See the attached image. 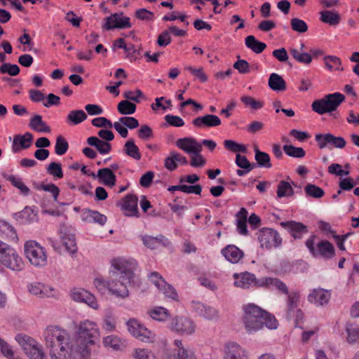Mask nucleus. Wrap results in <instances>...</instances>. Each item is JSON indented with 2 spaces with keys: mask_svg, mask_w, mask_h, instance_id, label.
Listing matches in <instances>:
<instances>
[{
  "mask_svg": "<svg viewBox=\"0 0 359 359\" xmlns=\"http://www.w3.org/2000/svg\"><path fill=\"white\" fill-rule=\"evenodd\" d=\"M235 163L238 167L242 169L252 170L256 167V164L251 163L245 156H242L239 154H237L236 156Z\"/></svg>",
  "mask_w": 359,
  "mask_h": 359,
  "instance_id": "obj_58",
  "label": "nucleus"
},
{
  "mask_svg": "<svg viewBox=\"0 0 359 359\" xmlns=\"http://www.w3.org/2000/svg\"><path fill=\"white\" fill-rule=\"evenodd\" d=\"M88 116L82 109L72 110L67 116L66 121L69 125H78L86 120Z\"/></svg>",
  "mask_w": 359,
  "mask_h": 359,
  "instance_id": "obj_37",
  "label": "nucleus"
},
{
  "mask_svg": "<svg viewBox=\"0 0 359 359\" xmlns=\"http://www.w3.org/2000/svg\"><path fill=\"white\" fill-rule=\"evenodd\" d=\"M235 281L234 285L236 287L243 289L250 287H262L264 283V277L257 278L254 273L248 271L241 273H234L233 276Z\"/></svg>",
  "mask_w": 359,
  "mask_h": 359,
  "instance_id": "obj_11",
  "label": "nucleus"
},
{
  "mask_svg": "<svg viewBox=\"0 0 359 359\" xmlns=\"http://www.w3.org/2000/svg\"><path fill=\"white\" fill-rule=\"evenodd\" d=\"M0 234L14 242L18 241V235L14 227L4 220L0 219Z\"/></svg>",
  "mask_w": 359,
  "mask_h": 359,
  "instance_id": "obj_34",
  "label": "nucleus"
},
{
  "mask_svg": "<svg viewBox=\"0 0 359 359\" xmlns=\"http://www.w3.org/2000/svg\"><path fill=\"white\" fill-rule=\"evenodd\" d=\"M124 153L134 160L139 161L142 158L138 147L135 144L133 139L128 140L123 146Z\"/></svg>",
  "mask_w": 359,
  "mask_h": 359,
  "instance_id": "obj_38",
  "label": "nucleus"
},
{
  "mask_svg": "<svg viewBox=\"0 0 359 359\" xmlns=\"http://www.w3.org/2000/svg\"><path fill=\"white\" fill-rule=\"evenodd\" d=\"M29 292L40 298L53 296V289L41 283H33L28 285Z\"/></svg>",
  "mask_w": 359,
  "mask_h": 359,
  "instance_id": "obj_26",
  "label": "nucleus"
},
{
  "mask_svg": "<svg viewBox=\"0 0 359 359\" xmlns=\"http://www.w3.org/2000/svg\"><path fill=\"white\" fill-rule=\"evenodd\" d=\"M224 359H248L245 351L238 344H226Z\"/></svg>",
  "mask_w": 359,
  "mask_h": 359,
  "instance_id": "obj_22",
  "label": "nucleus"
},
{
  "mask_svg": "<svg viewBox=\"0 0 359 359\" xmlns=\"http://www.w3.org/2000/svg\"><path fill=\"white\" fill-rule=\"evenodd\" d=\"M95 178H97L100 184L109 187H114L116 182V177L109 168L99 169L95 174Z\"/></svg>",
  "mask_w": 359,
  "mask_h": 359,
  "instance_id": "obj_23",
  "label": "nucleus"
},
{
  "mask_svg": "<svg viewBox=\"0 0 359 359\" xmlns=\"http://www.w3.org/2000/svg\"><path fill=\"white\" fill-rule=\"evenodd\" d=\"M269 286H274L276 289L285 294H287L288 292H290L285 283L280 279L277 278L264 277V283L262 287H268Z\"/></svg>",
  "mask_w": 359,
  "mask_h": 359,
  "instance_id": "obj_40",
  "label": "nucleus"
},
{
  "mask_svg": "<svg viewBox=\"0 0 359 359\" xmlns=\"http://www.w3.org/2000/svg\"><path fill=\"white\" fill-rule=\"evenodd\" d=\"M222 255L232 264H237L244 257V252L234 245H229L222 250Z\"/></svg>",
  "mask_w": 359,
  "mask_h": 359,
  "instance_id": "obj_25",
  "label": "nucleus"
},
{
  "mask_svg": "<svg viewBox=\"0 0 359 359\" xmlns=\"http://www.w3.org/2000/svg\"><path fill=\"white\" fill-rule=\"evenodd\" d=\"M258 241L262 248L271 250L278 248L282 243V238L278 232L271 228L264 227L257 233Z\"/></svg>",
  "mask_w": 359,
  "mask_h": 359,
  "instance_id": "obj_9",
  "label": "nucleus"
},
{
  "mask_svg": "<svg viewBox=\"0 0 359 359\" xmlns=\"http://www.w3.org/2000/svg\"><path fill=\"white\" fill-rule=\"evenodd\" d=\"M45 346L51 359H72L73 341L67 332L58 327L49 326L43 332Z\"/></svg>",
  "mask_w": 359,
  "mask_h": 359,
  "instance_id": "obj_3",
  "label": "nucleus"
},
{
  "mask_svg": "<svg viewBox=\"0 0 359 359\" xmlns=\"http://www.w3.org/2000/svg\"><path fill=\"white\" fill-rule=\"evenodd\" d=\"M137 262L126 260L122 258H116L112 260V269L109 271L110 280H105L102 278H95L93 283L97 290L104 293L106 290L117 298L126 299L130 293L128 287L135 286L137 283V277L135 271Z\"/></svg>",
  "mask_w": 359,
  "mask_h": 359,
  "instance_id": "obj_1",
  "label": "nucleus"
},
{
  "mask_svg": "<svg viewBox=\"0 0 359 359\" xmlns=\"http://www.w3.org/2000/svg\"><path fill=\"white\" fill-rule=\"evenodd\" d=\"M103 344L107 348H111L114 350L121 349L123 344L119 337L115 335H109L103 339Z\"/></svg>",
  "mask_w": 359,
  "mask_h": 359,
  "instance_id": "obj_50",
  "label": "nucleus"
},
{
  "mask_svg": "<svg viewBox=\"0 0 359 359\" xmlns=\"http://www.w3.org/2000/svg\"><path fill=\"white\" fill-rule=\"evenodd\" d=\"M224 147L226 149L231 151V152H241V153H247L248 149L245 145L242 144H238L234 140H226L224 141Z\"/></svg>",
  "mask_w": 359,
  "mask_h": 359,
  "instance_id": "obj_48",
  "label": "nucleus"
},
{
  "mask_svg": "<svg viewBox=\"0 0 359 359\" xmlns=\"http://www.w3.org/2000/svg\"><path fill=\"white\" fill-rule=\"evenodd\" d=\"M99 339L100 331L95 323L88 320L81 322L71 348L72 359H88L90 351L88 346L95 344Z\"/></svg>",
  "mask_w": 359,
  "mask_h": 359,
  "instance_id": "obj_2",
  "label": "nucleus"
},
{
  "mask_svg": "<svg viewBox=\"0 0 359 359\" xmlns=\"http://www.w3.org/2000/svg\"><path fill=\"white\" fill-rule=\"evenodd\" d=\"M33 135L29 132H26L24 135H16L13 137L12 151L13 153H18L20 149H28L32 142Z\"/></svg>",
  "mask_w": 359,
  "mask_h": 359,
  "instance_id": "obj_20",
  "label": "nucleus"
},
{
  "mask_svg": "<svg viewBox=\"0 0 359 359\" xmlns=\"http://www.w3.org/2000/svg\"><path fill=\"white\" fill-rule=\"evenodd\" d=\"M243 322L248 334L255 332L266 327L270 330H276L278 326L275 316L262 309L257 305L250 303L243 306Z\"/></svg>",
  "mask_w": 359,
  "mask_h": 359,
  "instance_id": "obj_4",
  "label": "nucleus"
},
{
  "mask_svg": "<svg viewBox=\"0 0 359 359\" xmlns=\"http://www.w3.org/2000/svg\"><path fill=\"white\" fill-rule=\"evenodd\" d=\"M15 339L25 353L38 344L35 339L25 334H18Z\"/></svg>",
  "mask_w": 359,
  "mask_h": 359,
  "instance_id": "obj_35",
  "label": "nucleus"
},
{
  "mask_svg": "<svg viewBox=\"0 0 359 359\" xmlns=\"http://www.w3.org/2000/svg\"><path fill=\"white\" fill-rule=\"evenodd\" d=\"M170 329L178 334H191L195 331V326L191 320L184 316L174 318L170 324Z\"/></svg>",
  "mask_w": 359,
  "mask_h": 359,
  "instance_id": "obj_14",
  "label": "nucleus"
},
{
  "mask_svg": "<svg viewBox=\"0 0 359 359\" xmlns=\"http://www.w3.org/2000/svg\"><path fill=\"white\" fill-rule=\"evenodd\" d=\"M47 172L54 178L62 179L64 176L62 165L57 162H51L46 168Z\"/></svg>",
  "mask_w": 359,
  "mask_h": 359,
  "instance_id": "obj_52",
  "label": "nucleus"
},
{
  "mask_svg": "<svg viewBox=\"0 0 359 359\" xmlns=\"http://www.w3.org/2000/svg\"><path fill=\"white\" fill-rule=\"evenodd\" d=\"M304 190L307 196L316 198H322L325 195V192L323 189L312 184H307L305 187Z\"/></svg>",
  "mask_w": 359,
  "mask_h": 359,
  "instance_id": "obj_56",
  "label": "nucleus"
},
{
  "mask_svg": "<svg viewBox=\"0 0 359 359\" xmlns=\"http://www.w3.org/2000/svg\"><path fill=\"white\" fill-rule=\"evenodd\" d=\"M69 149L68 142L61 135H59L56 138V142L55 145V152L59 156L65 154Z\"/></svg>",
  "mask_w": 359,
  "mask_h": 359,
  "instance_id": "obj_53",
  "label": "nucleus"
},
{
  "mask_svg": "<svg viewBox=\"0 0 359 359\" xmlns=\"http://www.w3.org/2000/svg\"><path fill=\"white\" fill-rule=\"evenodd\" d=\"M71 297L74 301L85 303L93 309H97L99 307L95 296L84 289H73L72 290Z\"/></svg>",
  "mask_w": 359,
  "mask_h": 359,
  "instance_id": "obj_16",
  "label": "nucleus"
},
{
  "mask_svg": "<svg viewBox=\"0 0 359 359\" xmlns=\"http://www.w3.org/2000/svg\"><path fill=\"white\" fill-rule=\"evenodd\" d=\"M290 53L292 56L299 62L303 63L305 65H309L312 61V56L311 54L304 53V52H299L297 49H291Z\"/></svg>",
  "mask_w": 359,
  "mask_h": 359,
  "instance_id": "obj_51",
  "label": "nucleus"
},
{
  "mask_svg": "<svg viewBox=\"0 0 359 359\" xmlns=\"http://www.w3.org/2000/svg\"><path fill=\"white\" fill-rule=\"evenodd\" d=\"M202 151V147L199 149L197 154L193 153L191 156V161H190V165L194 168H201L203 167L206 161L203 158V156L201 154Z\"/></svg>",
  "mask_w": 359,
  "mask_h": 359,
  "instance_id": "obj_57",
  "label": "nucleus"
},
{
  "mask_svg": "<svg viewBox=\"0 0 359 359\" xmlns=\"http://www.w3.org/2000/svg\"><path fill=\"white\" fill-rule=\"evenodd\" d=\"M245 44L247 48L252 50L254 53L259 54L266 48V44L258 41L254 36L249 35L245 39Z\"/></svg>",
  "mask_w": 359,
  "mask_h": 359,
  "instance_id": "obj_36",
  "label": "nucleus"
},
{
  "mask_svg": "<svg viewBox=\"0 0 359 359\" xmlns=\"http://www.w3.org/2000/svg\"><path fill=\"white\" fill-rule=\"evenodd\" d=\"M280 224L284 229H287L294 239L302 238L309 231L306 226L294 220L282 222Z\"/></svg>",
  "mask_w": 359,
  "mask_h": 359,
  "instance_id": "obj_18",
  "label": "nucleus"
},
{
  "mask_svg": "<svg viewBox=\"0 0 359 359\" xmlns=\"http://www.w3.org/2000/svg\"><path fill=\"white\" fill-rule=\"evenodd\" d=\"M269 88L274 91H283L286 89V83L283 78L276 73L270 74L268 82Z\"/></svg>",
  "mask_w": 359,
  "mask_h": 359,
  "instance_id": "obj_33",
  "label": "nucleus"
},
{
  "mask_svg": "<svg viewBox=\"0 0 359 359\" xmlns=\"http://www.w3.org/2000/svg\"><path fill=\"white\" fill-rule=\"evenodd\" d=\"M20 72V67L15 64L4 62L0 67V73L3 74H8L11 76H15L18 75Z\"/></svg>",
  "mask_w": 359,
  "mask_h": 359,
  "instance_id": "obj_54",
  "label": "nucleus"
},
{
  "mask_svg": "<svg viewBox=\"0 0 359 359\" xmlns=\"http://www.w3.org/2000/svg\"><path fill=\"white\" fill-rule=\"evenodd\" d=\"M118 111L123 115H130L135 112L136 105L129 100H122L117 106Z\"/></svg>",
  "mask_w": 359,
  "mask_h": 359,
  "instance_id": "obj_46",
  "label": "nucleus"
},
{
  "mask_svg": "<svg viewBox=\"0 0 359 359\" xmlns=\"http://www.w3.org/2000/svg\"><path fill=\"white\" fill-rule=\"evenodd\" d=\"M316 235H311L305 242V245L313 257L330 259L334 257L335 249L332 243L326 240H320L316 244Z\"/></svg>",
  "mask_w": 359,
  "mask_h": 359,
  "instance_id": "obj_7",
  "label": "nucleus"
},
{
  "mask_svg": "<svg viewBox=\"0 0 359 359\" xmlns=\"http://www.w3.org/2000/svg\"><path fill=\"white\" fill-rule=\"evenodd\" d=\"M82 219L87 222H94L104 225L107 222V217L96 210H86L82 214Z\"/></svg>",
  "mask_w": 359,
  "mask_h": 359,
  "instance_id": "obj_30",
  "label": "nucleus"
},
{
  "mask_svg": "<svg viewBox=\"0 0 359 359\" xmlns=\"http://www.w3.org/2000/svg\"><path fill=\"white\" fill-rule=\"evenodd\" d=\"M0 262L8 269L20 271L24 269V262L15 248L0 240Z\"/></svg>",
  "mask_w": 359,
  "mask_h": 359,
  "instance_id": "obj_6",
  "label": "nucleus"
},
{
  "mask_svg": "<svg viewBox=\"0 0 359 359\" xmlns=\"http://www.w3.org/2000/svg\"><path fill=\"white\" fill-rule=\"evenodd\" d=\"M25 354L29 359H45L44 352L39 344Z\"/></svg>",
  "mask_w": 359,
  "mask_h": 359,
  "instance_id": "obj_62",
  "label": "nucleus"
},
{
  "mask_svg": "<svg viewBox=\"0 0 359 359\" xmlns=\"http://www.w3.org/2000/svg\"><path fill=\"white\" fill-rule=\"evenodd\" d=\"M315 140L320 149L332 146L335 148L342 149L346 146V140L342 137H335L331 133H318L315 135Z\"/></svg>",
  "mask_w": 359,
  "mask_h": 359,
  "instance_id": "obj_13",
  "label": "nucleus"
},
{
  "mask_svg": "<svg viewBox=\"0 0 359 359\" xmlns=\"http://www.w3.org/2000/svg\"><path fill=\"white\" fill-rule=\"evenodd\" d=\"M0 348L2 354L8 359H21L14 355V352L11 346L4 339L0 338Z\"/></svg>",
  "mask_w": 359,
  "mask_h": 359,
  "instance_id": "obj_60",
  "label": "nucleus"
},
{
  "mask_svg": "<svg viewBox=\"0 0 359 359\" xmlns=\"http://www.w3.org/2000/svg\"><path fill=\"white\" fill-rule=\"evenodd\" d=\"M320 20L330 26L335 27L340 23L341 16L337 11L325 10L320 12Z\"/></svg>",
  "mask_w": 359,
  "mask_h": 359,
  "instance_id": "obj_31",
  "label": "nucleus"
},
{
  "mask_svg": "<svg viewBox=\"0 0 359 359\" xmlns=\"http://www.w3.org/2000/svg\"><path fill=\"white\" fill-rule=\"evenodd\" d=\"M126 324L129 332L139 340L144 342H151L155 339V334L142 325L137 320L130 319Z\"/></svg>",
  "mask_w": 359,
  "mask_h": 359,
  "instance_id": "obj_10",
  "label": "nucleus"
},
{
  "mask_svg": "<svg viewBox=\"0 0 359 359\" xmlns=\"http://www.w3.org/2000/svg\"><path fill=\"white\" fill-rule=\"evenodd\" d=\"M147 314L157 321H165L169 317L168 311L162 306H156L149 310Z\"/></svg>",
  "mask_w": 359,
  "mask_h": 359,
  "instance_id": "obj_42",
  "label": "nucleus"
},
{
  "mask_svg": "<svg viewBox=\"0 0 359 359\" xmlns=\"http://www.w3.org/2000/svg\"><path fill=\"white\" fill-rule=\"evenodd\" d=\"M87 143L90 146L95 147L102 155L107 154L111 151V144L109 142L103 141L95 136L89 137L87 139Z\"/></svg>",
  "mask_w": 359,
  "mask_h": 359,
  "instance_id": "obj_29",
  "label": "nucleus"
},
{
  "mask_svg": "<svg viewBox=\"0 0 359 359\" xmlns=\"http://www.w3.org/2000/svg\"><path fill=\"white\" fill-rule=\"evenodd\" d=\"M285 153L291 157L301 158L305 156L306 152L302 147H296L293 145L285 144L283 147Z\"/></svg>",
  "mask_w": 359,
  "mask_h": 359,
  "instance_id": "obj_47",
  "label": "nucleus"
},
{
  "mask_svg": "<svg viewBox=\"0 0 359 359\" xmlns=\"http://www.w3.org/2000/svg\"><path fill=\"white\" fill-rule=\"evenodd\" d=\"M255 158L259 167L270 168L272 167L269 155L264 151H261L257 145L254 146Z\"/></svg>",
  "mask_w": 359,
  "mask_h": 359,
  "instance_id": "obj_39",
  "label": "nucleus"
},
{
  "mask_svg": "<svg viewBox=\"0 0 359 359\" xmlns=\"http://www.w3.org/2000/svg\"><path fill=\"white\" fill-rule=\"evenodd\" d=\"M325 62V65L326 68L330 71L332 70H341L343 71L344 69L341 67V61L339 57L334 55H327L325 56L323 58Z\"/></svg>",
  "mask_w": 359,
  "mask_h": 359,
  "instance_id": "obj_45",
  "label": "nucleus"
},
{
  "mask_svg": "<svg viewBox=\"0 0 359 359\" xmlns=\"http://www.w3.org/2000/svg\"><path fill=\"white\" fill-rule=\"evenodd\" d=\"M61 242L65 246L67 251L70 254L77 252L76 238L74 234L64 233L61 236Z\"/></svg>",
  "mask_w": 359,
  "mask_h": 359,
  "instance_id": "obj_41",
  "label": "nucleus"
},
{
  "mask_svg": "<svg viewBox=\"0 0 359 359\" xmlns=\"http://www.w3.org/2000/svg\"><path fill=\"white\" fill-rule=\"evenodd\" d=\"M7 180L12 184L13 186L18 188L22 195H29L30 189L23 183L20 177H17L14 175H9L7 177Z\"/></svg>",
  "mask_w": 359,
  "mask_h": 359,
  "instance_id": "obj_49",
  "label": "nucleus"
},
{
  "mask_svg": "<svg viewBox=\"0 0 359 359\" xmlns=\"http://www.w3.org/2000/svg\"><path fill=\"white\" fill-rule=\"evenodd\" d=\"M287 295V316H294L295 311L299 309L300 294L297 290H292Z\"/></svg>",
  "mask_w": 359,
  "mask_h": 359,
  "instance_id": "obj_28",
  "label": "nucleus"
},
{
  "mask_svg": "<svg viewBox=\"0 0 359 359\" xmlns=\"http://www.w3.org/2000/svg\"><path fill=\"white\" fill-rule=\"evenodd\" d=\"M191 307L198 316L206 320H217L219 318V311L210 305L200 302H192Z\"/></svg>",
  "mask_w": 359,
  "mask_h": 359,
  "instance_id": "obj_15",
  "label": "nucleus"
},
{
  "mask_svg": "<svg viewBox=\"0 0 359 359\" xmlns=\"http://www.w3.org/2000/svg\"><path fill=\"white\" fill-rule=\"evenodd\" d=\"M186 70L190 72L194 76H196L201 82L205 83L208 80L206 74L204 73L202 67L194 68L191 66H187L185 67Z\"/></svg>",
  "mask_w": 359,
  "mask_h": 359,
  "instance_id": "obj_63",
  "label": "nucleus"
},
{
  "mask_svg": "<svg viewBox=\"0 0 359 359\" xmlns=\"http://www.w3.org/2000/svg\"><path fill=\"white\" fill-rule=\"evenodd\" d=\"M331 298V292L329 290L318 288L313 289L308 295V301L317 306L327 305Z\"/></svg>",
  "mask_w": 359,
  "mask_h": 359,
  "instance_id": "obj_17",
  "label": "nucleus"
},
{
  "mask_svg": "<svg viewBox=\"0 0 359 359\" xmlns=\"http://www.w3.org/2000/svg\"><path fill=\"white\" fill-rule=\"evenodd\" d=\"M36 189L43 190L45 191L51 193L54 201H57V197L60 194V189L55 184H54L53 183H50L48 184H41L36 187Z\"/></svg>",
  "mask_w": 359,
  "mask_h": 359,
  "instance_id": "obj_61",
  "label": "nucleus"
},
{
  "mask_svg": "<svg viewBox=\"0 0 359 359\" xmlns=\"http://www.w3.org/2000/svg\"><path fill=\"white\" fill-rule=\"evenodd\" d=\"M24 250L27 258L32 265L43 267L47 264L46 249L35 241H27Z\"/></svg>",
  "mask_w": 359,
  "mask_h": 359,
  "instance_id": "obj_8",
  "label": "nucleus"
},
{
  "mask_svg": "<svg viewBox=\"0 0 359 359\" xmlns=\"http://www.w3.org/2000/svg\"><path fill=\"white\" fill-rule=\"evenodd\" d=\"M290 25L292 30L299 33H304L308 30L306 23L303 20L297 18H292Z\"/></svg>",
  "mask_w": 359,
  "mask_h": 359,
  "instance_id": "obj_59",
  "label": "nucleus"
},
{
  "mask_svg": "<svg viewBox=\"0 0 359 359\" xmlns=\"http://www.w3.org/2000/svg\"><path fill=\"white\" fill-rule=\"evenodd\" d=\"M193 125L197 128H210L219 126L221 124L220 118L213 114H206L203 116H198L192 121Z\"/></svg>",
  "mask_w": 359,
  "mask_h": 359,
  "instance_id": "obj_24",
  "label": "nucleus"
},
{
  "mask_svg": "<svg viewBox=\"0 0 359 359\" xmlns=\"http://www.w3.org/2000/svg\"><path fill=\"white\" fill-rule=\"evenodd\" d=\"M171 41L170 32L165 30L158 35L156 43L160 47H165L171 43Z\"/></svg>",
  "mask_w": 359,
  "mask_h": 359,
  "instance_id": "obj_64",
  "label": "nucleus"
},
{
  "mask_svg": "<svg viewBox=\"0 0 359 359\" xmlns=\"http://www.w3.org/2000/svg\"><path fill=\"white\" fill-rule=\"evenodd\" d=\"M15 219L21 224H28L37 220V214L29 207L14 214Z\"/></svg>",
  "mask_w": 359,
  "mask_h": 359,
  "instance_id": "obj_27",
  "label": "nucleus"
},
{
  "mask_svg": "<svg viewBox=\"0 0 359 359\" xmlns=\"http://www.w3.org/2000/svg\"><path fill=\"white\" fill-rule=\"evenodd\" d=\"M29 126L38 133H50V128L42 120V116L39 114H36L31 118Z\"/></svg>",
  "mask_w": 359,
  "mask_h": 359,
  "instance_id": "obj_32",
  "label": "nucleus"
},
{
  "mask_svg": "<svg viewBox=\"0 0 359 359\" xmlns=\"http://www.w3.org/2000/svg\"><path fill=\"white\" fill-rule=\"evenodd\" d=\"M137 201V197L135 194H128L125 196L121 204V209L126 211V216H139Z\"/></svg>",
  "mask_w": 359,
  "mask_h": 359,
  "instance_id": "obj_21",
  "label": "nucleus"
},
{
  "mask_svg": "<svg viewBox=\"0 0 359 359\" xmlns=\"http://www.w3.org/2000/svg\"><path fill=\"white\" fill-rule=\"evenodd\" d=\"M294 189L290 182L281 180L277 187V197L281 198L285 196L294 195Z\"/></svg>",
  "mask_w": 359,
  "mask_h": 359,
  "instance_id": "obj_44",
  "label": "nucleus"
},
{
  "mask_svg": "<svg viewBox=\"0 0 359 359\" xmlns=\"http://www.w3.org/2000/svg\"><path fill=\"white\" fill-rule=\"evenodd\" d=\"M241 101L246 107H249L254 110L262 109L264 107V102L256 100L253 97L248 95H243L241 97Z\"/></svg>",
  "mask_w": 359,
  "mask_h": 359,
  "instance_id": "obj_55",
  "label": "nucleus"
},
{
  "mask_svg": "<svg viewBox=\"0 0 359 359\" xmlns=\"http://www.w3.org/2000/svg\"><path fill=\"white\" fill-rule=\"evenodd\" d=\"M105 20V23L102 25V29L105 30L123 29L132 27L130 18L124 16L123 12L113 13L107 17Z\"/></svg>",
  "mask_w": 359,
  "mask_h": 359,
  "instance_id": "obj_12",
  "label": "nucleus"
},
{
  "mask_svg": "<svg viewBox=\"0 0 359 359\" xmlns=\"http://www.w3.org/2000/svg\"><path fill=\"white\" fill-rule=\"evenodd\" d=\"M347 334V341L349 344H355L359 341V325L356 324L348 323L346 326Z\"/></svg>",
  "mask_w": 359,
  "mask_h": 359,
  "instance_id": "obj_43",
  "label": "nucleus"
},
{
  "mask_svg": "<svg viewBox=\"0 0 359 359\" xmlns=\"http://www.w3.org/2000/svg\"><path fill=\"white\" fill-rule=\"evenodd\" d=\"M176 146L188 155H191L193 153L197 154L199 149H201V144L194 137H186L180 138L176 141Z\"/></svg>",
  "mask_w": 359,
  "mask_h": 359,
  "instance_id": "obj_19",
  "label": "nucleus"
},
{
  "mask_svg": "<svg viewBox=\"0 0 359 359\" xmlns=\"http://www.w3.org/2000/svg\"><path fill=\"white\" fill-rule=\"evenodd\" d=\"M344 100L345 96L341 93L327 94L321 99L314 100L311 109L320 115L331 114L336 111Z\"/></svg>",
  "mask_w": 359,
  "mask_h": 359,
  "instance_id": "obj_5",
  "label": "nucleus"
}]
</instances>
